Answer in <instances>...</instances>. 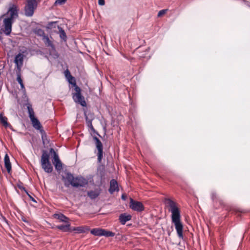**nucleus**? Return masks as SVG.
Here are the masks:
<instances>
[{
	"instance_id": "nucleus-32",
	"label": "nucleus",
	"mask_w": 250,
	"mask_h": 250,
	"mask_svg": "<svg viewBox=\"0 0 250 250\" xmlns=\"http://www.w3.org/2000/svg\"><path fill=\"white\" fill-rule=\"evenodd\" d=\"M66 1V0H56L55 4L61 5L64 3Z\"/></svg>"
},
{
	"instance_id": "nucleus-13",
	"label": "nucleus",
	"mask_w": 250,
	"mask_h": 250,
	"mask_svg": "<svg viewBox=\"0 0 250 250\" xmlns=\"http://www.w3.org/2000/svg\"><path fill=\"white\" fill-rule=\"evenodd\" d=\"M17 81H18V83L20 84L21 88L23 90V91L24 92L23 95L24 96V98H25L26 99V100L28 101V98H27V95L26 94V92H25V88L24 85L22 80L21 79V69H20L18 71V72H17Z\"/></svg>"
},
{
	"instance_id": "nucleus-10",
	"label": "nucleus",
	"mask_w": 250,
	"mask_h": 250,
	"mask_svg": "<svg viewBox=\"0 0 250 250\" xmlns=\"http://www.w3.org/2000/svg\"><path fill=\"white\" fill-rule=\"evenodd\" d=\"M94 140L95 141L96 148L98 149V160L99 162H101L102 159L103 158V144L100 141V140L96 137H94Z\"/></svg>"
},
{
	"instance_id": "nucleus-3",
	"label": "nucleus",
	"mask_w": 250,
	"mask_h": 250,
	"mask_svg": "<svg viewBox=\"0 0 250 250\" xmlns=\"http://www.w3.org/2000/svg\"><path fill=\"white\" fill-rule=\"evenodd\" d=\"M41 164L42 168L48 173L53 171V167L49 161V154L46 150H43L41 159Z\"/></svg>"
},
{
	"instance_id": "nucleus-38",
	"label": "nucleus",
	"mask_w": 250,
	"mask_h": 250,
	"mask_svg": "<svg viewBox=\"0 0 250 250\" xmlns=\"http://www.w3.org/2000/svg\"><path fill=\"white\" fill-rule=\"evenodd\" d=\"M55 23H56L55 22H51L49 23L48 24V25H49V26H52V25H53V24Z\"/></svg>"
},
{
	"instance_id": "nucleus-21",
	"label": "nucleus",
	"mask_w": 250,
	"mask_h": 250,
	"mask_svg": "<svg viewBox=\"0 0 250 250\" xmlns=\"http://www.w3.org/2000/svg\"><path fill=\"white\" fill-rule=\"evenodd\" d=\"M80 77L81 78L79 79V81H80L81 85L88 87V80L86 75L83 73H81Z\"/></svg>"
},
{
	"instance_id": "nucleus-36",
	"label": "nucleus",
	"mask_w": 250,
	"mask_h": 250,
	"mask_svg": "<svg viewBox=\"0 0 250 250\" xmlns=\"http://www.w3.org/2000/svg\"><path fill=\"white\" fill-rule=\"evenodd\" d=\"M211 198L213 200H214L216 198V195L215 193H212L211 194Z\"/></svg>"
},
{
	"instance_id": "nucleus-24",
	"label": "nucleus",
	"mask_w": 250,
	"mask_h": 250,
	"mask_svg": "<svg viewBox=\"0 0 250 250\" xmlns=\"http://www.w3.org/2000/svg\"><path fill=\"white\" fill-rule=\"evenodd\" d=\"M43 41L45 43V44L46 46L51 47L52 48H54V45L52 42L49 40L48 36H44Z\"/></svg>"
},
{
	"instance_id": "nucleus-29",
	"label": "nucleus",
	"mask_w": 250,
	"mask_h": 250,
	"mask_svg": "<svg viewBox=\"0 0 250 250\" xmlns=\"http://www.w3.org/2000/svg\"><path fill=\"white\" fill-rule=\"evenodd\" d=\"M89 230L87 227H79V233L86 232Z\"/></svg>"
},
{
	"instance_id": "nucleus-27",
	"label": "nucleus",
	"mask_w": 250,
	"mask_h": 250,
	"mask_svg": "<svg viewBox=\"0 0 250 250\" xmlns=\"http://www.w3.org/2000/svg\"><path fill=\"white\" fill-rule=\"evenodd\" d=\"M41 136H42V139L43 142V144H45L46 143L48 142V140L47 139V135L45 133V132L44 130L42 129V130H41L40 131Z\"/></svg>"
},
{
	"instance_id": "nucleus-4",
	"label": "nucleus",
	"mask_w": 250,
	"mask_h": 250,
	"mask_svg": "<svg viewBox=\"0 0 250 250\" xmlns=\"http://www.w3.org/2000/svg\"><path fill=\"white\" fill-rule=\"evenodd\" d=\"M62 179L65 187L71 186L73 187H78V178L74 177L70 172H65L62 176Z\"/></svg>"
},
{
	"instance_id": "nucleus-20",
	"label": "nucleus",
	"mask_w": 250,
	"mask_h": 250,
	"mask_svg": "<svg viewBox=\"0 0 250 250\" xmlns=\"http://www.w3.org/2000/svg\"><path fill=\"white\" fill-rule=\"evenodd\" d=\"M54 218L59 220L61 222L67 223L68 218L61 213H57L53 215Z\"/></svg>"
},
{
	"instance_id": "nucleus-5",
	"label": "nucleus",
	"mask_w": 250,
	"mask_h": 250,
	"mask_svg": "<svg viewBox=\"0 0 250 250\" xmlns=\"http://www.w3.org/2000/svg\"><path fill=\"white\" fill-rule=\"evenodd\" d=\"M38 5L37 0H27L24 7V14L26 17H32Z\"/></svg>"
},
{
	"instance_id": "nucleus-31",
	"label": "nucleus",
	"mask_w": 250,
	"mask_h": 250,
	"mask_svg": "<svg viewBox=\"0 0 250 250\" xmlns=\"http://www.w3.org/2000/svg\"><path fill=\"white\" fill-rule=\"evenodd\" d=\"M167 9H163L162 10H160L158 13V17H160L165 14L167 11Z\"/></svg>"
},
{
	"instance_id": "nucleus-16",
	"label": "nucleus",
	"mask_w": 250,
	"mask_h": 250,
	"mask_svg": "<svg viewBox=\"0 0 250 250\" xmlns=\"http://www.w3.org/2000/svg\"><path fill=\"white\" fill-rule=\"evenodd\" d=\"M30 120L34 128L40 131L42 129V126L41 123L37 118H32L30 119Z\"/></svg>"
},
{
	"instance_id": "nucleus-11",
	"label": "nucleus",
	"mask_w": 250,
	"mask_h": 250,
	"mask_svg": "<svg viewBox=\"0 0 250 250\" xmlns=\"http://www.w3.org/2000/svg\"><path fill=\"white\" fill-rule=\"evenodd\" d=\"M129 206L132 209L138 212L144 210V207L141 202L134 201L133 199H131Z\"/></svg>"
},
{
	"instance_id": "nucleus-19",
	"label": "nucleus",
	"mask_w": 250,
	"mask_h": 250,
	"mask_svg": "<svg viewBox=\"0 0 250 250\" xmlns=\"http://www.w3.org/2000/svg\"><path fill=\"white\" fill-rule=\"evenodd\" d=\"M4 166L8 173H10L11 171V164L10 161L9 157L7 154L4 156Z\"/></svg>"
},
{
	"instance_id": "nucleus-15",
	"label": "nucleus",
	"mask_w": 250,
	"mask_h": 250,
	"mask_svg": "<svg viewBox=\"0 0 250 250\" xmlns=\"http://www.w3.org/2000/svg\"><path fill=\"white\" fill-rule=\"evenodd\" d=\"M119 191L118 185L117 181L112 179L111 180L110 182V188L109 189V191L111 194H112L115 191Z\"/></svg>"
},
{
	"instance_id": "nucleus-26",
	"label": "nucleus",
	"mask_w": 250,
	"mask_h": 250,
	"mask_svg": "<svg viewBox=\"0 0 250 250\" xmlns=\"http://www.w3.org/2000/svg\"><path fill=\"white\" fill-rule=\"evenodd\" d=\"M7 118L3 116L2 114H0V122L5 127L8 125Z\"/></svg>"
},
{
	"instance_id": "nucleus-6",
	"label": "nucleus",
	"mask_w": 250,
	"mask_h": 250,
	"mask_svg": "<svg viewBox=\"0 0 250 250\" xmlns=\"http://www.w3.org/2000/svg\"><path fill=\"white\" fill-rule=\"evenodd\" d=\"M90 232L95 236H99L113 237L115 235L114 232L100 228L93 229L91 230Z\"/></svg>"
},
{
	"instance_id": "nucleus-9",
	"label": "nucleus",
	"mask_w": 250,
	"mask_h": 250,
	"mask_svg": "<svg viewBox=\"0 0 250 250\" xmlns=\"http://www.w3.org/2000/svg\"><path fill=\"white\" fill-rule=\"evenodd\" d=\"M13 22V20H11L10 19H4L3 32L5 35L8 36L10 34L12 31V25Z\"/></svg>"
},
{
	"instance_id": "nucleus-23",
	"label": "nucleus",
	"mask_w": 250,
	"mask_h": 250,
	"mask_svg": "<svg viewBox=\"0 0 250 250\" xmlns=\"http://www.w3.org/2000/svg\"><path fill=\"white\" fill-rule=\"evenodd\" d=\"M27 106V108L28 110V112L29 114V117L31 119L32 118H34L35 113L33 109L32 108V105L30 103H27L26 104Z\"/></svg>"
},
{
	"instance_id": "nucleus-12",
	"label": "nucleus",
	"mask_w": 250,
	"mask_h": 250,
	"mask_svg": "<svg viewBox=\"0 0 250 250\" xmlns=\"http://www.w3.org/2000/svg\"><path fill=\"white\" fill-rule=\"evenodd\" d=\"M68 81L69 83L75 86V93H74L73 98L74 101L77 103L78 102V86L76 85L75 78L72 76L68 79Z\"/></svg>"
},
{
	"instance_id": "nucleus-7",
	"label": "nucleus",
	"mask_w": 250,
	"mask_h": 250,
	"mask_svg": "<svg viewBox=\"0 0 250 250\" xmlns=\"http://www.w3.org/2000/svg\"><path fill=\"white\" fill-rule=\"evenodd\" d=\"M19 11L18 6L15 4H12L10 6L7 13L9 15V17L6 18L10 19V20L14 21V19L17 18L19 16Z\"/></svg>"
},
{
	"instance_id": "nucleus-22",
	"label": "nucleus",
	"mask_w": 250,
	"mask_h": 250,
	"mask_svg": "<svg viewBox=\"0 0 250 250\" xmlns=\"http://www.w3.org/2000/svg\"><path fill=\"white\" fill-rule=\"evenodd\" d=\"M70 225L69 224L66 225H58L56 227V228L60 229L62 232H67L70 230Z\"/></svg>"
},
{
	"instance_id": "nucleus-30",
	"label": "nucleus",
	"mask_w": 250,
	"mask_h": 250,
	"mask_svg": "<svg viewBox=\"0 0 250 250\" xmlns=\"http://www.w3.org/2000/svg\"><path fill=\"white\" fill-rule=\"evenodd\" d=\"M64 75L67 80L72 77L70 71L68 69H66V70L64 71Z\"/></svg>"
},
{
	"instance_id": "nucleus-33",
	"label": "nucleus",
	"mask_w": 250,
	"mask_h": 250,
	"mask_svg": "<svg viewBox=\"0 0 250 250\" xmlns=\"http://www.w3.org/2000/svg\"><path fill=\"white\" fill-rule=\"evenodd\" d=\"M22 183H21V184H18V187L20 189L23 190L24 191H25V192L26 193V194H28V192H27V191L26 190L25 188H24V187L22 186Z\"/></svg>"
},
{
	"instance_id": "nucleus-28",
	"label": "nucleus",
	"mask_w": 250,
	"mask_h": 250,
	"mask_svg": "<svg viewBox=\"0 0 250 250\" xmlns=\"http://www.w3.org/2000/svg\"><path fill=\"white\" fill-rule=\"evenodd\" d=\"M87 180L83 177H79V187H83L87 184Z\"/></svg>"
},
{
	"instance_id": "nucleus-18",
	"label": "nucleus",
	"mask_w": 250,
	"mask_h": 250,
	"mask_svg": "<svg viewBox=\"0 0 250 250\" xmlns=\"http://www.w3.org/2000/svg\"><path fill=\"white\" fill-rule=\"evenodd\" d=\"M131 219V216L126 213L121 214L119 216L120 222L123 225H125L127 221H129Z\"/></svg>"
},
{
	"instance_id": "nucleus-1",
	"label": "nucleus",
	"mask_w": 250,
	"mask_h": 250,
	"mask_svg": "<svg viewBox=\"0 0 250 250\" xmlns=\"http://www.w3.org/2000/svg\"><path fill=\"white\" fill-rule=\"evenodd\" d=\"M164 203L171 212V222L174 225L178 236L183 238V225L181 221V211L178 204L170 198H165Z\"/></svg>"
},
{
	"instance_id": "nucleus-14",
	"label": "nucleus",
	"mask_w": 250,
	"mask_h": 250,
	"mask_svg": "<svg viewBox=\"0 0 250 250\" xmlns=\"http://www.w3.org/2000/svg\"><path fill=\"white\" fill-rule=\"evenodd\" d=\"M23 55L21 53H19L15 57L14 62L17 65V67L19 68V70L21 69L20 67L23 64Z\"/></svg>"
},
{
	"instance_id": "nucleus-37",
	"label": "nucleus",
	"mask_w": 250,
	"mask_h": 250,
	"mask_svg": "<svg viewBox=\"0 0 250 250\" xmlns=\"http://www.w3.org/2000/svg\"><path fill=\"white\" fill-rule=\"evenodd\" d=\"M22 220L25 223H28V221L24 217L22 218Z\"/></svg>"
},
{
	"instance_id": "nucleus-2",
	"label": "nucleus",
	"mask_w": 250,
	"mask_h": 250,
	"mask_svg": "<svg viewBox=\"0 0 250 250\" xmlns=\"http://www.w3.org/2000/svg\"><path fill=\"white\" fill-rule=\"evenodd\" d=\"M79 104H80L82 106L84 107L83 111L85 117V120L86 122L87 125L89 128L91 129V130L95 131V130L92 125V122L94 119V115L93 114L91 113H88L86 109H87V104L84 98L80 94V89L79 88Z\"/></svg>"
},
{
	"instance_id": "nucleus-25",
	"label": "nucleus",
	"mask_w": 250,
	"mask_h": 250,
	"mask_svg": "<svg viewBox=\"0 0 250 250\" xmlns=\"http://www.w3.org/2000/svg\"><path fill=\"white\" fill-rule=\"evenodd\" d=\"M60 37V38L64 41H66L67 39L66 35L64 31L61 27H59Z\"/></svg>"
},
{
	"instance_id": "nucleus-35",
	"label": "nucleus",
	"mask_w": 250,
	"mask_h": 250,
	"mask_svg": "<svg viewBox=\"0 0 250 250\" xmlns=\"http://www.w3.org/2000/svg\"><path fill=\"white\" fill-rule=\"evenodd\" d=\"M27 194L28 195V196H29V197L31 199V200H32L34 202H35V203L37 202L35 200V199L34 198H33L28 193Z\"/></svg>"
},
{
	"instance_id": "nucleus-34",
	"label": "nucleus",
	"mask_w": 250,
	"mask_h": 250,
	"mask_svg": "<svg viewBox=\"0 0 250 250\" xmlns=\"http://www.w3.org/2000/svg\"><path fill=\"white\" fill-rule=\"evenodd\" d=\"M98 3L100 5H104V0H98Z\"/></svg>"
},
{
	"instance_id": "nucleus-8",
	"label": "nucleus",
	"mask_w": 250,
	"mask_h": 250,
	"mask_svg": "<svg viewBox=\"0 0 250 250\" xmlns=\"http://www.w3.org/2000/svg\"><path fill=\"white\" fill-rule=\"evenodd\" d=\"M50 152H53V160L52 162L55 166V168L57 171H60L62 169V163L59 159V156L57 153L54 151L53 148L50 149Z\"/></svg>"
},
{
	"instance_id": "nucleus-17",
	"label": "nucleus",
	"mask_w": 250,
	"mask_h": 250,
	"mask_svg": "<svg viewBox=\"0 0 250 250\" xmlns=\"http://www.w3.org/2000/svg\"><path fill=\"white\" fill-rule=\"evenodd\" d=\"M101 189L100 188H95L93 190H91L88 192V196L91 199L96 198L100 194Z\"/></svg>"
}]
</instances>
